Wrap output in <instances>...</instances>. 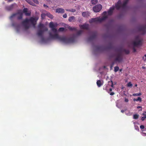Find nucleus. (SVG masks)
<instances>
[{
	"label": "nucleus",
	"instance_id": "obj_1",
	"mask_svg": "<svg viewBox=\"0 0 146 146\" xmlns=\"http://www.w3.org/2000/svg\"><path fill=\"white\" fill-rule=\"evenodd\" d=\"M49 37L53 39H58L60 41L65 43H73L75 41V39L74 37L67 38L65 36H61L56 33L54 35L50 32L49 33Z\"/></svg>",
	"mask_w": 146,
	"mask_h": 146
},
{
	"label": "nucleus",
	"instance_id": "obj_2",
	"mask_svg": "<svg viewBox=\"0 0 146 146\" xmlns=\"http://www.w3.org/2000/svg\"><path fill=\"white\" fill-rule=\"evenodd\" d=\"M38 19L36 17H31L29 19L27 18L22 22V24L25 30L29 29L30 27V25L29 23V22H30L33 27L35 28V25Z\"/></svg>",
	"mask_w": 146,
	"mask_h": 146
},
{
	"label": "nucleus",
	"instance_id": "obj_3",
	"mask_svg": "<svg viewBox=\"0 0 146 146\" xmlns=\"http://www.w3.org/2000/svg\"><path fill=\"white\" fill-rule=\"evenodd\" d=\"M135 41L133 42V44L134 46L133 48V52H135L136 50L135 47H137L139 46H141L142 45V40L140 38L139 36H136L135 37Z\"/></svg>",
	"mask_w": 146,
	"mask_h": 146
},
{
	"label": "nucleus",
	"instance_id": "obj_4",
	"mask_svg": "<svg viewBox=\"0 0 146 146\" xmlns=\"http://www.w3.org/2000/svg\"><path fill=\"white\" fill-rule=\"evenodd\" d=\"M129 0H125L123 3L122 4L120 0H119L117 3L115 4V7L117 9L119 10L121 8L123 9L125 8L127 6V5Z\"/></svg>",
	"mask_w": 146,
	"mask_h": 146
},
{
	"label": "nucleus",
	"instance_id": "obj_5",
	"mask_svg": "<svg viewBox=\"0 0 146 146\" xmlns=\"http://www.w3.org/2000/svg\"><path fill=\"white\" fill-rule=\"evenodd\" d=\"M107 18V16H103L101 18L100 17H98L95 18H92L89 21L90 23L93 22H101L105 20Z\"/></svg>",
	"mask_w": 146,
	"mask_h": 146
},
{
	"label": "nucleus",
	"instance_id": "obj_6",
	"mask_svg": "<svg viewBox=\"0 0 146 146\" xmlns=\"http://www.w3.org/2000/svg\"><path fill=\"white\" fill-rule=\"evenodd\" d=\"M16 15L17 16V19L18 20L21 19L23 18V13L21 10L18 11L17 13L12 14L10 17V18L11 19L13 17Z\"/></svg>",
	"mask_w": 146,
	"mask_h": 146
},
{
	"label": "nucleus",
	"instance_id": "obj_7",
	"mask_svg": "<svg viewBox=\"0 0 146 146\" xmlns=\"http://www.w3.org/2000/svg\"><path fill=\"white\" fill-rule=\"evenodd\" d=\"M116 54V58H115V60L119 62H121L122 60V57L121 53L119 52Z\"/></svg>",
	"mask_w": 146,
	"mask_h": 146
},
{
	"label": "nucleus",
	"instance_id": "obj_8",
	"mask_svg": "<svg viewBox=\"0 0 146 146\" xmlns=\"http://www.w3.org/2000/svg\"><path fill=\"white\" fill-rule=\"evenodd\" d=\"M102 6L100 4L96 5L93 8V10L94 12H99L102 9Z\"/></svg>",
	"mask_w": 146,
	"mask_h": 146
},
{
	"label": "nucleus",
	"instance_id": "obj_9",
	"mask_svg": "<svg viewBox=\"0 0 146 146\" xmlns=\"http://www.w3.org/2000/svg\"><path fill=\"white\" fill-rule=\"evenodd\" d=\"M97 35V33L95 32L93 33L92 35L88 38V40L91 41L92 40L96 38Z\"/></svg>",
	"mask_w": 146,
	"mask_h": 146
},
{
	"label": "nucleus",
	"instance_id": "obj_10",
	"mask_svg": "<svg viewBox=\"0 0 146 146\" xmlns=\"http://www.w3.org/2000/svg\"><path fill=\"white\" fill-rule=\"evenodd\" d=\"M49 27L54 32L56 33L57 31V29L55 28L54 25L53 23L51 22L49 24Z\"/></svg>",
	"mask_w": 146,
	"mask_h": 146
},
{
	"label": "nucleus",
	"instance_id": "obj_11",
	"mask_svg": "<svg viewBox=\"0 0 146 146\" xmlns=\"http://www.w3.org/2000/svg\"><path fill=\"white\" fill-rule=\"evenodd\" d=\"M117 51L118 52L121 53L122 52H124L126 54H128L129 53V50L123 49L121 48H119L118 49Z\"/></svg>",
	"mask_w": 146,
	"mask_h": 146
},
{
	"label": "nucleus",
	"instance_id": "obj_12",
	"mask_svg": "<svg viewBox=\"0 0 146 146\" xmlns=\"http://www.w3.org/2000/svg\"><path fill=\"white\" fill-rule=\"evenodd\" d=\"M80 28L81 29L88 30L89 25L88 24H85L82 25H79Z\"/></svg>",
	"mask_w": 146,
	"mask_h": 146
},
{
	"label": "nucleus",
	"instance_id": "obj_13",
	"mask_svg": "<svg viewBox=\"0 0 146 146\" xmlns=\"http://www.w3.org/2000/svg\"><path fill=\"white\" fill-rule=\"evenodd\" d=\"M28 9L27 8H24L23 10V12L25 13V15L26 16H30L31 15V12H27Z\"/></svg>",
	"mask_w": 146,
	"mask_h": 146
},
{
	"label": "nucleus",
	"instance_id": "obj_14",
	"mask_svg": "<svg viewBox=\"0 0 146 146\" xmlns=\"http://www.w3.org/2000/svg\"><path fill=\"white\" fill-rule=\"evenodd\" d=\"M115 8V7L114 6H112L110 8L108 12V13L109 15H112L113 13V11L114 9Z\"/></svg>",
	"mask_w": 146,
	"mask_h": 146
},
{
	"label": "nucleus",
	"instance_id": "obj_15",
	"mask_svg": "<svg viewBox=\"0 0 146 146\" xmlns=\"http://www.w3.org/2000/svg\"><path fill=\"white\" fill-rule=\"evenodd\" d=\"M56 12L63 13L64 12V10L62 8H58L56 9Z\"/></svg>",
	"mask_w": 146,
	"mask_h": 146
},
{
	"label": "nucleus",
	"instance_id": "obj_16",
	"mask_svg": "<svg viewBox=\"0 0 146 146\" xmlns=\"http://www.w3.org/2000/svg\"><path fill=\"white\" fill-rule=\"evenodd\" d=\"M14 4H12L10 6H7L6 9L8 11H10L12 10L14 8Z\"/></svg>",
	"mask_w": 146,
	"mask_h": 146
},
{
	"label": "nucleus",
	"instance_id": "obj_17",
	"mask_svg": "<svg viewBox=\"0 0 146 146\" xmlns=\"http://www.w3.org/2000/svg\"><path fill=\"white\" fill-rule=\"evenodd\" d=\"M43 32L44 31L41 30H40L38 32L37 34L38 36H42Z\"/></svg>",
	"mask_w": 146,
	"mask_h": 146
},
{
	"label": "nucleus",
	"instance_id": "obj_18",
	"mask_svg": "<svg viewBox=\"0 0 146 146\" xmlns=\"http://www.w3.org/2000/svg\"><path fill=\"white\" fill-rule=\"evenodd\" d=\"M26 1L29 4L32 5L34 6H35L36 5L35 3H34L33 2V1H32L31 0H26Z\"/></svg>",
	"mask_w": 146,
	"mask_h": 146
},
{
	"label": "nucleus",
	"instance_id": "obj_19",
	"mask_svg": "<svg viewBox=\"0 0 146 146\" xmlns=\"http://www.w3.org/2000/svg\"><path fill=\"white\" fill-rule=\"evenodd\" d=\"M146 28V26H142L139 28V31H142L145 32V31Z\"/></svg>",
	"mask_w": 146,
	"mask_h": 146
},
{
	"label": "nucleus",
	"instance_id": "obj_20",
	"mask_svg": "<svg viewBox=\"0 0 146 146\" xmlns=\"http://www.w3.org/2000/svg\"><path fill=\"white\" fill-rule=\"evenodd\" d=\"M97 84L98 87H100L102 85L101 81L100 80H98L97 82Z\"/></svg>",
	"mask_w": 146,
	"mask_h": 146
},
{
	"label": "nucleus",
	"instance_id": "obj_21",
	"mask_svg": "<svg viewBox=\"0 0 146 146\" xmlns=\"http://www.w3.org/2000/svg\"><path fill=\"white\" fill-rule=\"evenodd\" d=\"M44 27V25L43 24L40 23L38 26V28L40 29L41 30L43 29Z\"/></svg>",
	"mask_w": 146,
	"mask_h": 146
},
{
	"label": "nucleus",
	"instance_id": "obj_22",
	"mask_svg": "<svg viewBox=\"0 0 146 146\" xmlns=\"http://www.w3.org/2000/svg\"><path fill=\"white\" fill-rule=\"evenodd\" d=\"M133 100L134 102L136 101H139L140 102H141L142 101V99L140 97H139L137 99H135V98L133 99Z\"/></svg>",
	"mask_w": 146,
	"mask_h": 146
},
{
	"label": "nucleus",
	"instance_id": "obj_23",
	"mask_svg": "<svg viewBox=\"0 0 146 146\" xmlns=\"http://www.w3.org/2000/svg\"><path fill=\"white\" fill-rule=\"evenodd\" d=\"M68 29L70 31H76V28L75 27H72L70 26H69L68 27Z\"/></svg>",
	"mask_w": 146,
	"mask_h": 146
},
{
	"label": "nucleus",
	"instance_id": "obj_24",
	"mask_svg": "<svg viewBox=\"0 0 146 146\" xmlns=\"http://www.w3.org/2000/svg\"><path fill=\"white\" fill-rule=\"evenodd\" d=\"M75 19V17L74 16H71L69 17L68 19V21L70 22H72V21L74 20Z\"/></svg>",
	"mask_w": 146,
	"mask_h": 146
},
{
	"label": "nucleus",
	"instance_id": "obj_25",
	"mask_svg": "<svg viewBox=\"0 0 146 146\" xmlns=\"http://www.w3.org/2000/svg\"><path fill=\"white\" fill-rule=\"evenodd\" d=\"M46 15L48 17L51 19H53V16L49 13H47Z\"/></svg>",
	"mask_w": 146,
	"mask_h": 146
},
{
	"label": "nucleus",
	"instance_id": "obj_26",
	"mask_svg": "<svg viewBox=\"0 0 146 146\" xmlns=\"http://www.w3.org/2000/svg\"><path fill=\"white\" fill-rule=\"evenodd\" d=\"M142 115H143V116L141 117V120L142 121H144L146 118V114L143 113Z\"/></svg>",
	"mask_w": 146,
	"mask_h": 146
},
{
	"label": "nucleus",
	"instance_id": "obj_27",
	"mask_svg": "<svg viewBox=\"0 0 146 146\" xmlns=\"http://www.w3.org/2000/svg\"><path fill=\"white\" fill-rule=\"evenodd\" d=\"M92 3L93 4H95L98 2V0H91Z\"/></svg>",
	"mask_w": 146,
	"mask_h": 146
},
{
	"label": "nucleus",
	"instance_id": "obj_28",
	"mask_svg": "<svg viewBox=\"0 0 146 146\" xmlns=\"http://www.w3.org/2000/svg\"><path fill=\"white\" fill-rule=\"evenodd\" d=\"M83 31L82 30H80L77 32V35H81Z\"/></svg>",
	"mask_w": 146,
	"mask_h": 146
},
{
	"label": "nucleus",
	"instance_id": "obj_29",
	"mask_svg": "<svg viewBox=\"0 0 146 146\" xmlns=\"http://www.w3.org/2000/svg\"><path fill=\"white\" fill-rule=\"evenodd\" d=\"M119 70V68L118 66H116L114 67V71L115 72H117Z\"/></svg>",
	"mask_w": 146,
	"mask_h": 146
},
{
	"label": "nucleus",
	"instance_id": "obj_30",
	"mask_svg": "<svg viewBox=\"0 0 146 146\" xmlns=\"http://www.w3.org/2000/svg\"><path fill=\"white\" fill-rule=\"evenodd\" d=\"M141 95V93H136V94H133V96H140Z\"/></svg>",
	"mask_w": 146,
	"mask_h": 146
},
{
	"label": "nucleus",
	"instance_id": "obj_31",
	"mask_svg": "<svg viewBox=\"0 0 146 146\" xmlns=\"http://www.w3.org/2000/svg\"><path fill=\"white\" fill-rule=\"evenodd\" d=\"M82 15L84 17H86L87 16V13L86 12H84L82 13Z\"/></svg>",
	"mask_w": 146,
	"mask_h": 146
},
{
	"label": "nucleus",
	"instance_id": "obj_32",
	"mask_svg": "<svg viewBox=\"0 0 146 146\" xmlns=\"http://www.w3.org/2000/svg\"><path fill=\"white\" fill-rule=\"evenodd\" d=\"M133 117L134 119H137L138 118L139 115L137 114H135L133 115Z\"/></svg>",
	"mask_w": 146,
	"mask_h": 146
},
{
	"label": "nucleus",
	"instance_id": "obj_33",
	"mask_svg": "<svg viewBox=\"0 0 146 146\" xmlns=\"http://www.w3.org/2000/svg\"><path fill=\"white\" fill-rule=\"evenodd\" d=\"M132 84H131V82H129L127 84V86L129 87H132Z\"/></svg>",
	"mask_w": 146,
	"mask_h": 146
},
{
	"label": "nucleus",
	"instance_id": "obj_34",
	"mask_svg": "<svg viewBox=\"0 0 146 146\" xmlns=\"http://www.w3.org/2000/svg\"><path fill=\"white\" fill-rule=\"evenodd\" d=\"M66 10L67 11H71L72 12H74L75 11V9H72V10H71L70 9H66Z\"/></svg>",
	"mask_w": 146,
	"mask_h": 146
},
{
	"label": "nucleus",
	"instance_id": "obj_35",
	"mask_svg": "<svg viewBox=\"0 0 146 146\" xmlns=\"http://www.w3.org/2000/svg\"><path fill=\"white\" fill-rule=\"evenodd\" d=\"M64 30V29L63 27L60 28L58 29V30L60 31H63Z\"/></svg>",
	"mask_w": 146,
	"mask_h": 146
},
{
	"label": "nucleus",
	"instance_id": "obj_36",
	"mask_svg": "<svg viewBox=\"0 0 146 146\" xmlns=\"http://www.w3.org/2000/svg\"><path fill=\"white\" fill-rule=\"evenodd\" d=\"M33 1V3H36V4H38V2L37 0H31Z\"/></svg>",
	"mask_w": 146,
	"mask_h": 146
},
{
	"label": "nucleus",
	"instance_id": "obj_37",
	"mask_svg": "<svg viewBox=\"0 0 146 146\" xmlns=\"http://www.w3.org/2000/svg\"><path fill=\"white\" fill-rule=\"evenodd\" d=\"M142 58L144 61H145L146 60V54H145L144 56Z\"/></svg>",
	"mask_w": 146,
	"mask_h": 146
},
{
	"label": "nucleus",
	"instance_id": "obj_38",
	"mask_svg": "<svg viewBox=\"0 0 146 146\" xmlns=\"http://www.w3.org/2000/svg\"><path fill=\"white\" fill-rule=\"evenodd\" d=\"M107 12L106 11H104L102 14V15H104V16H106ZM108 17V16H107Z\"/></svg>",
	"mask_w": 146,
	"mask_h": 146
},
{
	"label": "nucleus",
	"instance_id": "obj_39",
	"mask_svg": "<svg viewBox=\"0 0 146 146\" xmlns=\"http://www.w3.org/2000/svg\"><path fill=\"white\" fill-rule=\"evenodd\" d=\"M63 17L64 18H66L67 17V15L66 14H65L63 15Z\"/></svg>",
	"mask_w": 146,
	"mask_h": 146
},
{
	"label": "nucleus",
	"instance_id": "obj_40",
	"mask_svg": "<svg viewBox=\"0 0 146 146\" xmlns=\"http://www.w3.org/2000/svg\"><path fill=\"white\" fill-rule=\"evenodd\" d=\"M110 83H111V87H113V83L112 81H111Z\"/></svg>",
	"mask_w": 146,
	"mask_h": 146
},
{
	"label": "nucleus",
	"instance_id": "obj_41",
	"mask_svg": "<svg viewBox=\"0 0 146 146\" xmlns=\"http://www.w3.org/2000/svg\"><path fill=\"white\" fill-rule=\"evenodd\" d=\"M140 128L141 129H143L145 128L144 126L143 125H141L140 126Z\"/></svg>",
	"mask_w": 146,
	"mask_h": 146
},
{
	"label": "nucleus",
	"instance_id": "obj_42",
	"mask_svg": "<svg viewBox=\"0 0 146 146\" xmlns=\"http://www.w3.org/2000/svg\"><path fill=\"white\" fill-rule=\"evenodd\" d=\"M43 6L44 7H45L46 9L47 8H48V6H47V5L44 4L43 5Z\"/></svg>",
	"mask_w": 146,
	"mask_h": 146
},
{
	"label": "nucleus",
	"instance_id": "obj_43",
	"mask_svg": "<svg viewBox=\"0 0 146 146\" xmlns=\"http://www.w3.org/2000/svg\"><path fill=\"white\" fill-rule=\"evenodd\" d=\"M142 135L143 136H146V133L144 132H142Z\"/></svg>",
	"mask_w": 146,
	"mask_h": 146
},
{
	"label": "nucleus",
	"instance_id": "obj_44",
	"mask_svg": "<svg viewBox=\"0 0 146 146\" xmlns=\"http://www.w3.org/2000/svg\"><path fill=\"white\" fill-rule=\"evenodd\" d=\"M48 30V29L47 28H46V27H45L44 28V30H43V31H47Z\"/></svg>",
	"mask_w": 146,
	"mask_h": 146
},
{
	"label": "nucleus",
	"instance_id": "obj_45",
	"mask_svg": "<svg viewBox=\"0 0 146 146\" xmlns=\"http://www.w3.org/2000/svg\"><path fill=\"white\" fill-rule=\"evenodd\" d=\"M129 101L128 99L127 98H125V101L126 102H128Z\"/></svg>",
	"mask_w": 146,
	"mask_h": 146
},
{
	"label": "nucleus",
	"instance_id": "obj_46",
	"mask_svg": "<svg viewBox=\"0 0 146 146\" xmlns=\"http://www.w3.org/2000/svg\"><path fill=\"white\" fill-rule=\"evenodd\" d=\"M115 94L113 92H111L110 93V95L111 96H112L114 95Z\"/></svg>",
	"mask_w": 146,
	"mask_h": 146
},
{
	"label": "nucleus",
	"instance_id": "obj_47",
	"mask_svg": "<svg viewBox=\"0 0 146 146\" xmlns=\"http://www.w3.org/2000/svg\"><path fill=\"white\" fill-rule=\"evenodd\" d=\"M114 62H113L112 64H111V68L112 67L113 65H114Z\"/></svg>",
	"mask_w": 146,
	"mask_h": 146
},
{
	"label": "nucleus",
	"instance_id": "obj_48",
	"mask_svg": "<svg viewBox=\"0 0 146 146\" xmlns=\"http://www.w3.org/2000/svg\"><path fill=\"white\" fill-rule=\"evenodd\" d=\"M126 110H121V112L122 113H123Z\"/></svg>",
	"mask_w": 146,
	"mask_h": 146
},
{
	"label": "nucleus",
	"instance_id": "obj_49",
	"mask_svg": "<svg viewBox=\"0 0 146 146\" xmlns=\"http://www.w3.org/2000/svg\"><path fill=\"white\" fill-rule=\"evenodd\" d=\"M41 16L43 18V17L45 16V15L44 14H41Z\"/></svg>",
	"mask_w": 146,
	"mask_h": 146
},
{
	"label": "nucleus",
	"instance_id": "obj_50",
	"mask_svg": "<svg viewBox=\"0 0 146 146\" xmlns=\"http://www.w3.org/2000/svg\"><path fill=\"white\" fill-rule=\"evenodd\" d=\"M135 127L136 129H138L139 130V128L137 126H135Z\"/></svg>",
	"mask_w": 146,
	"mask_h": 146
},
{
	"label": "nucleus",
	"instance_id": "obj_51",
	"mask_svg": "<svg viewBox=\"0 0 146 146\" xmlns=\"http://www.w3.org/2000/svg\"><path fill=\"white\" fill-rule=\"evenodd\" d=\"M141 108V107L140 106H138L137 107V108L138 109Z\"/></svg>",
	"mask_w": 146,
	"mask_h": 146
},
{
	"label": "nucleus",
	"instance_id": "obj_52",
	"mask_svg": "<svg viewBox=\"0 0 146 146\" xmlns=\"http://www.w3.org/2000/svg\"><path fill=\"white\" fill-rule=\"evenodd\" d=\"M110 91L111 92V91L112 90V89L111 88H110L109 89Z\"/></svg>",
	"mask_w": 146,
	"mask_h": 146
},
{
	"label": "nucleus",
	"instance_id": "obj_53",
	"mask_svg": "<svg viewBox=\"0 0 146 146\" xmlns=\"http://www.w3.org/2000/svg\"><path fill=\"white\" fill-rule=\"evenodd\" d=\"M119 71L120 72H121L122 71V69H120Z\"/></svg>",
	"mask_w": 146,
	"mask_h": 146
},
{
	"label": "nucleus",
	"instance_id": "obj_54",
	"mask_svg": "<svg viewBox=\"0 0 146 146\" xmlns=\"http://www.w3.org/2000/svg\"><path fill=\"white\" fill-rule=\"evenodd\" d=\"M135 86H136V87H137V84H136L135 85Z\"/></svg>",
	"mask_w": 146,
	"mask_h": 146
},
{
	"label": "nucleus",
	"instance_id": "obj_55",
	"mask_svg": "<svg viewBox=\"0 0 146 146\" xmlns=\"http://www.w3.org/2000/svg\"><path fill=\"white\" fill-rule=\"evenodd\" d=\"M142 68H145V67H142Z\"/></svg>",
	"mask_w": 146,
	"mask_h": 146
},
{
	"label": "nucleus",
	"instance_id": "obj_56",
	"mask_svg": "<svg viewBox=\"0 0 146 146\" xmlns=\"http://www.w3.org/2000/svg\"><path fill=\"white\" fill-rule=\"evenodd\" d=\"M13 26H14V24H13Z\"/></svg>",
	"mask_w": 146,
	"mask_h": 146
},
{
	"label": "nucleus",
	"instance_id": "obj_57",
	"mask_svg": "<svg viewBox=\"0 0 146 146\" xmlns=\"http://www.w3.org/2000/svg\"><path fill=\"white\" fill-rule=\"evenodd\" d=\"M76 0H75V1H76Z\"/></svg>",
	"mask_w": 146,
	"mask_h": 146
},
{
	"label": "nucleus",
	"instance_id": "obj_58",
	"mask_svg": "<svg viewBox=\"0 0 146 146\" xmlns=\"http://www.w3.org/2000/svg\"><path fill=\"white\" fill-rule=\"evenodd\" d=\"M145 129H146V128Z\"/></svg>",
	"mask_w": 146,
	"mask_h": 146
}]
</instances>
